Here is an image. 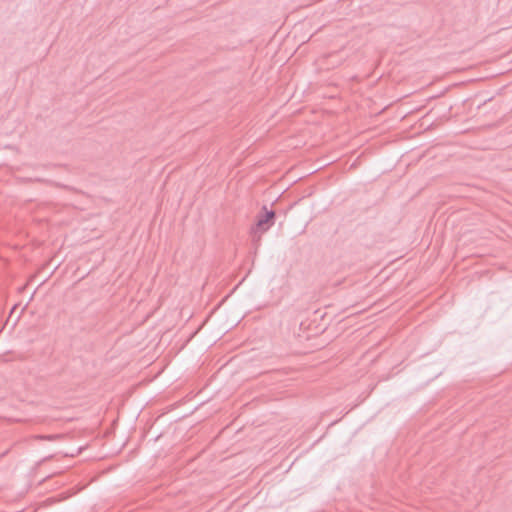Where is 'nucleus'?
<instances>
[{
	"instance_id": "2",
	"label": "nucleus",
	"mask_w": 512,
	"mask_h": 512,
	"mask_svg": "<svg viewBox=\"0 0 512 512\" xmlns=\"http://www.w3.org/2000/svg\"><path fill=\"white\" fill-rule=\"evenodd\" d=\"M19 309V306L18 305H15L11 312H10V315L8 317V320L6 322V325H8L10 322H12V326L15 325L16 321L18 320L19 316L16 315L17 314V311Z\"/></svg>"
},
{
	"instance_id": "1",
	"label": "nucleus",
	"mask_w": 512,
	"mask_h": 512,
	"mask_svg": "<svg viewBox=\"0 0 512 512\" xmlns=\"http://www.w3.org/2000/svg\"><path fill=\"white\" fill-rule=\"evenodd\" d=\"M274 216L273 211H267L264 215L259 216L256 222V229L261 233L267 231L273 224Z\"/></svg>"
}]
</instances>
